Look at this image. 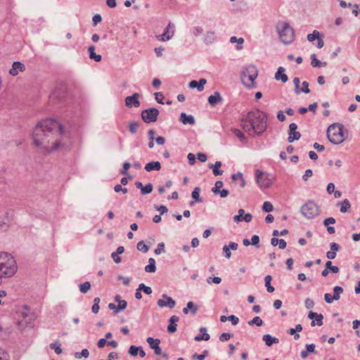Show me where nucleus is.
Instances as JSON below:
<instances>
[{
	"mask_svg": "<svg viewBox=\"0 0 360 360\" xmlns=\"http://www.w3.org/2000/svg\"><path fill=\"white\" fill-rule=\"evenodd\" d=\"M62 125L57 121L46 119L38 122L32 132V140L42 153H53L67 147L62 141Z\"/></svg>",
	"mask_w": 360,
	"mask_h": 360,
	"instance_id": "f257e3e1",
	"label": "nucleus"
},
{
	"mask_svg": "<svg viewBox=\"0 0 360 360\" xmlns=\"http://www.w3.org/2000/svg\"><path fill=\"white\" fill-rule=\"evenodd\" d=\"M243 129L250 136L262 135L267 127V115L259 110H251L241 118Z\"/></svg>",
	"mask_w": 360,
	"mask_h": 360,
	"instance_id": "f03ea898",
	"label": "nucleus"
},
{
	"mask_svg": "<svg viewBox=\"0 0 360 360\" xmlns=\"http://www.w3.org/2000/svg\"><path fill=\"white\" fill-rule=\"evenodd\" d=\"M17 271V265L14 258L6 252L0 253V284L2 278H10Z\"/></svg>",
	"mask_w": 360,
	"mask_h": 360,
	"instance_id": "7ed1b4c3",
	"label": "nucleus"
},
{
	"mask_svg": "<svg viewBox=\"0 0 360 360\" xmlns=\"http://www.w3.org/2000/svg\"><path fill=\"white\" fill-rule=\"evenodd\" d=\"M281 41L284 44H291L295 38L293 28L287 22H279L276 27Z\"/></svg>",
	"mask_w": 360,
	"mask_h": 360,
	"instance_id": "20e7f679",
	"label": "nucleus"
},
{
	"mask_svg": "<svg viewBox=\"0 0 360 360\" xmlns=\"http://www.w3.org/2000/svg\"><path fill=\"white\" fill-rule=\"evenodd\" d=\"M327 137L333 144L342 143L345 139L343 133V125L339 123L330 124L327 130Z\"/></svg>",
	"mask_w": 360,
	"mask_h": 360,
	"instance_id": "39448f33",
	"label": "nucleus"
},
{
	"mask_svg": "<svg viewBox=\"0 0 360 360\" xmlns=\"http://www.w3.org/2000/svg\"><path fill=\"white\" fill-rule=\"evenodd\" d=\"M257 76V68L255 65L252 64L247 65L240 74L243 84L248 88L254 86V82Z\"/></svg>",
	"mask_w": 360,
	"mask_h": 360,
	"instance_id": "423d86ee",
	"label": "nucleus"
},
{
	"mask_svg": "<svg viewBox=\"0 0 360 360\" xmlns=\"http://www.w3.org/2000/svg\"><path fill=\"white\" fill-rule=\"evenodd\" d=\"M300 211L307 219H313L319 214V207L312 201H308L302 205Z\"/></svg>",
	"mask_w": 360,
	"mask_h": 360,
	"instance_id": "0eeeda50",
	"label": "nucleus"
},
{
	"mask_svg": "<svg viewBox=\"0 0 360 360\" xmlns=\"http://www.w3.org/2000/svg\"><path fill=\"white\" fill-rule=\"evenodd\" d=\"M159 110L155 108H150L141 112V118L146 123L154 122L158 120Z\"/></svg>",
	"mask_w": 360,
	"mask_h": 360,
	"instance_id": "6e6552de",
	"label": "nucleus"
},
{
	"mask_svg": "<svg viewBox=\"0 0 360 360\" xmlns=\"http://www.w3.org/2000/svg\"><path fill=\"white\" fill-rule=\"evenodd\" d=\"M256 181L260 188H266L269 187L271 181L264 176V173L259 169L255 171Z\"/></svg>",
	"mask_w": 360,
	"mask_h": 360,
	"instance_id": "1a4fd4ad",
	"label": "nucleus"
},
{
	"mask_svg": "<svg viewBox=\"0 0 360 360\" xmlns=\"http://www.w3.org/2000/svg\"><path fill=\"white\" fill-rule=\"evenodd\" d=\"M162 299H160L157 302V304L159 307H168L169 309H173L176 305V302L173 300L172 297L168 296L167 294H163L162 295Z\"/></svg>",
	"mask_w": 360,
	"mask_h": 360,
	"instance_id": "9d476101",
	"label": "nucleus"
},
{
	"mask_svg": "<svg viewBox=\"0 0 360 360\" xmlns=\"http://www.w3.org/2000/svg\"><path fill=\"white\" fill-rule=\"evenodd\" d=\"M238 214L235 215L233 217V219L235 222L238 223L242 221H245V222H250L252 219V215L250 213L245 214V210L243 209H240L238 211Z\"/></svg>",
	"mask_w": 360,
	"mask_h": 360,
	"instance_id": "9b49d317",
	"label": "nucleus"
},
{
	"mask_svg": "<svg viewBox=\"0 0 360 360\" xmlns=\"http://www.w3.org/2000/svg\"><path fill=\"white\" fill-rule=\"evenodd\" d=\"M139 96H140V95L139 93H134L132 96L126 97L125 105L129 108H131L132 106H134L136 108L139 107V105H140V101H139Z\"/></svg>",
	"mask_w": 360,
	"mask_h": 360,
	"instance_id": "f8f14e48",
	"label": "nucleus"
},
{
	"mask_svg": "<svg viewBox=\"0 0 360 360\" xmlns=\"http://www.w3.org/2000/svg\"><path fill=\"white\" fill-rule=\"evenodd\" d=\"M146 341L150 345V347L154 350V352L156 355L161 354L162 349L159 345L160 343V339H154L151 337H149L147 338Z\"/></svg>",
	"mask_w": 360,
	"mask_h": 360,
	"instance_id": "ddd939ff",
	"label": "nucleus"
},
{
	"mask_svg": "<svg viewBox=\"0 0 360 360\" xmlns=\"http://www.w3.org/2000/svg\"><path fill=\"white\" fill-rule=\"evenodd\" d=\"M206 83L207 80L204 78L200 79L199 81L192 80L189 82L188 87L191 89H197L198 91H202Z\"/></svg>",
	"mask_w": 360,
	"mask_h": 360,
	"instance_id": "4468645a",
	"label": "nucleus"
},
{
	"mask_svg": "<svg viewBox=\"0 0 360 360\" xmlns=\"http://www.w3.org/2000/svg\"><path fill=\"white\" fill-rule=\"evenodd\" d=\"M25 70V65L20 62L16 61V62H13V63L12 65V68L9 70V73L13 76H15L18 74L19 72H23Z\"/></svg>",
	"mask_w": 360,
	"mask_h": 360,
	"instance_id": "2eb2a0df",
	"label": "nucleus"
},
{
	"mask_svg": "<svg viewBox=\"0 0 360 360\" xmlns=\"http://www.w3.org/2000/svg\"><path fill=\"white\" fill-rule=\"evenodd\" d=\"M22 315L24 319H25L27 316V313L22 312ZM34 319V316H32L30 318H29V320L23 319L18 323V326L20 328H32V321Z\"/></svg>",
	"mask_w": 360,
	"mask_h": 360,
	"instance_id": "dca6fc26",
	"label": "nucleus"
},
{
	"mask_svg": "<svg viewBox=\"0 0 360 360\" xmlns=\"http://www.w3.org/2000/svg\"><path fill=\"white\" fill-rule=\"evenodd\" d=\"M179 120L184 124H191L193 125L195 122V118L191 115H187L185 112H181L180 114Z\"/></svg>",
	"mask_w": 360,
	"mask_h": 360,
	"instance_id": "f3484780",
	"label": "nucleus"
},
{
	"mask_svg": "<svg viewBox=\"0 0 360 360\" xmlns=\"http://www.w3.org/2000/svg\"><path fill=\"white\" fill-rule=\"evenodd\" d=\"M222 101V97L218 91H215L212 95L208 97V102L212 106H215L218 103Z\"/></svg>",
	"mask_w": 360,
	"mask_h": 360,
	"instance_id": "a211bd4d",
	"label": "nucleus"
},
{
	"mask_svg": "<svg viewBox=\"0 0 360 360\" xmlns=\"http://www.w3.org/2000/svg\"><path fill=\"white\" fill-rule=\"evenodd\" d=\"M285 68L283 67H279L278 68L277 72L275 74V79L276 80H281L282 82L285 83L288 81V76L284 73Z\"/></svg>",
	"mask_w": 360,
	"mask_h": 360,
	"instance_id": "6ab92c4d",
	"label": "nucleus"
},
{
	"mask_svg": "<svg viewBox=\"0 0 360 360\" xmlns=\"http://www.w3.org/2000/svg\"><path fill=\"white\" fill-rule=\"evenodd\" d=\"M171 26L172 23L169 22L167 27L165 28L163 34L158 36L159 40L165 41L166 40H169L172 37V36L174 35V31H172L171 33H169V29L170 28Z\"/></svg>",
	"mask_w": 360,
	"mask_h": 360,
	"instance_id": "aec40b11",
	"label": "nucleus"
},
{
	"mask_svg": "<svg viewBox=\"0 0 360 360\" xmlns=\"http://www.w3.org/2000/svg\"><path fill=\"white\" fill-rule=\"evenodd\" d=\"M161 169V164L158 161H152L147 163L145 166V169L147 172H150L152 170L159 171Z\"/></svg>",
	"mask_w": 360,
	"mask_h": 360,
	"instance_id": "412c9836",
	"label": "nucleus"
},
{
	"mask_svg": "<svg viewBox=\"0 0 360 360\" xmlns=\"http://www.w3.org/2000/svg\"><path fill=\"white\" fill-rule=\"evenodd\" d=\"M263 341L265 342V344L268 347H271L273 344H276L279 342V340L276 338L272 337L269 334H265L262 337Z\"/></svg>",
	"mask_w": 360,
	"mask_h": 360,
	"instance_id": "4be33fe9",
	"label": "nucleus"
},
{
	"mask_svg": "<svg viewBox=\"0 0 360 360\" xmlns=\"http://www.w3.org/2000/svg\"><path fill=\"white\" fill-rule=\"evenodd\" d=\"M221 162L217 161L214 165L209 164L208 167L210 169H212V172L214 176H219L223 174V171L219 169L221 167Z\"/></svg>",
	"mask_w": 360,
	"mask_h": 360,
	"instance_id": "5701e85b",
	"label": "nucleus"
},
{
	"mask_svg": "<svg viewBox=\"0 0 360 360\" xmlns=\"http://www.w3.org/2000/svg\"><path fill=\"white\" fill-rule=\"evenodd\" d=\"M200 332L202 333V335H197L195 337V340L196 341H201V340H205V341H207L210 340V335L207 333V329L206 328H204V327H201L200 328Z\"/></svg>",
	"mask_w": 360,
	"mask_h": 360,
	"instance_id": "b1692460",
	"label": "nucleus"
},
{
	"mask_svg": "<svg viewBox=\"0 0 360 360\" xmlns=\"http://www.w3.org/2000/svg\"><path fill=\"white\" fill-rule=\"evenodd\" d=\"M88 52L89 53V58L96 62H100L101 60V56L95 53V46L91 45L88 48Z\"/></svg>",
	"mask_w": 360,
	"mask_h": 360,
	"instance_id": "393cba45",
	"label": "nucleus"
},
{
	"mask_svg": "<svg viewBox=\"0 0 360 360\" xmlns=\"http://www.w3.org/2000/svg\"><path fill=\"white\" fill-rule=\"evenodd\" d=\"M216 39L215 32L212 31L207 32L205 35L204 42L207 44L213 43Z\"/></svg>",
	"mask_w": 360,
	"mask_h": 360,
	"instance_id": "a878e982",
	"label": "nucleus"
},
{
	"mask_svg": "<svg viewBox=\"0 0 360 360\" xmlns=\"http://www.w3.org/2000/svg\"><path fill=\"white\" fill-rule=\"evenodd\" d=\"M148 264L145 266V271L148 273H154L156 271L155 260L153 258L148 259Z\"/></svg>",
	"mask_w": 360,
	"mask_h": 360,
	"instance_id": "bb28decb",
	"label": "nucleus"
},
{
	"mask_svg": "<svg viewBox=\"0 0 360 360\" xmlns=\"http://www.w3.org/2000/svg\"><path fill=\"white\" fill-rule=\"evenodd\" d=\"M301 134L299 131H289V136L288 137V141L292 143L294 141H297L300 139Z\"/></svg>",
	"mask_w": 360,
	"mask_h": 360,
	"instance_id": "cd10ccee",
	"label": "nucleus"
},
{
	"mask_svg": "<svg viewBox=\"0 0 360 360\" xmlns=\"http://www.w3.org/2000/svg\"><path fill=\"white\" fill-rule=\"evenodd\" d=\"M271 280L272 278L270 275H266L264 277L265 286L266 287V290L269 292H273L275 290L274 288L271 285Z\"/></svg>",
	"mask_w": 360,
	"mask_h": 360,
	"instance_id": "c85d7f7f",
	"label": "nucleus"
},
{
	"mask_svg": "<svg viewBox=\"0 0 360 360\" xmlns=\"http://www.w3.org/2000/svg\"><path fill=\"white\" fill-rule=\"evenodd\" d=\"M230 42L231 43H235V42H237L238 44L236 46V49L237 50H241L243 49V46L241 45L242 44H243L244 42V39L240 37V38H237L236 37H231L230 38Z\"/></svg>",
	"mask_w": 360,
	"mask_h": 360,
	"instance_id": "c756f323",
	"label": "nucleus"
},
{
	"mask_svg": "<svg viewBox=\"0 0 360 360\" xmlns=\"http://www.w3.org/2000/svg\"><path fill=\"white\" fill-rule=\"evenodd\" d=\"M343 292V289L340 286H335L333 288V298L335 299V300H338L340 298V294Z\"/></svg>",
	"mask_w": 360,
	"mask_h": 360,
	"instance_id": "7c9ffc66",
	"label": "nucleus"
},
{
	"mask_svg": "<svg viewBox=\"0 0 360 360\" xmlns=\"http://www.w3.org/2000/svg\"><path fill=\"white\" fill-rule=\"evenodd\" d=\"M351 207L350 202L347 199H345L342 203L340 207V212L342 213L347 212Z\"/></svg>",
	"mask_w": 360,
	"mask_h": 360,
	"instance_id": "2f4dec72",
	"label": "nucleus"
},
{
	"mask_svg": "<svg viewBox=\"0 0 360 360\" xmlns=\"http://www.w3.org/2000/svg\"><path fill=\"white\" fill-rule=\"evenodd\" d=\"M200 188L199 187H195L191 193L192 198L198 202H202V200L200 198Z\"/></svg>",
	"mask_w": 360,
	"mask_h": 360,
	"instance_id": "473e14b6",
	"label": "nucleus"
},
{
	"mask_svg": "<svg viewBox=\"0 0 360 360\" xmlns=\"http://www.w3.org/2000/svg\"><path fill=\"white\" fill-rule=\"evenodd\" d=\"M79 290L82 293H86L91 288V283L89 281H86L83 283H81L79 285Z\"/></svg>",
	"mask_w": 360,
	"mask_h": 360,
	"instance_id": "72a5a7b5",
	"label": "nucleus"
},
{
	"mask_svg": "<svg viewBox=\"0 0 360 360\" xmlns=\"http://www.w3.org/2000/svg\"><path fill=\"white\" fill-rule=\"evenodd\" d=\"M50 348L53 349L57 354H60L62 353L61 345L59 342L51 343Z\"/></svg>",
	"mask_w": 360,
	"mask_h": 360,
	"instance_id": "f704fd0d",
	"label": "nucleus"
},
{
	"mask_svg": "<svg viewBox=\"0 0 360 360\" xmlns=\"http://www.w3.org/2000/svg\"><path fill=\"white\" fill-rule=\"evenodd\" d=\"M139 122H131L129 123V131L134 134L136 133L138 128L139 127Z\"/></svg>",
	"mask_w": 360,
	"mask_h": 360,
	"instance_id": "c9c22d12",
	"label": "nucleus"
},
{
	"mask_svg": "<svg viewBox=\"0 0 360 360\" xmlns=\"http://www.w3.org/2000/svg\"><path fill=\"white\" fill-rule=\"evenodd\" d=\"M248 324L250 326L256 325L257 326H261L263 324V321L259 316H255L248 321Z\"/></svg>",
	"mask_w": 360,
	"mask_h": 360,
	"instance_id": "e433bc0d",
	"label": "nucleus"
},
{
	"mask_svg": "<svg viewBox=\"0 0 360 360\" xmlns=\"http://www.w3.org/2000/svg\"><path fill=\"white\" fill-rule=\"evenodd\" d=\"M186 306L187 309H188V310H191V312L193 315H195L198 311V307L194 304V303L191 301L188 302Z\"/></svg>",
	"mask_w": 360,
	"mask_h": 360,
	"instance_id": "4c0bfd02",
	"label": "nucleus"
},
{
	"mask_svg": "<svg viewBox=\"0 0 360 360\" xmlns=\"http://www.w3.org/2000/svg\"><path fill=\"white\" fill-rule=\"evenodd\" d=\"M137 249L143 252H147L149 250V247L144 243L143 240L139 241L136 245Z\"/></svg>",
	"mask_w": 360,
	"mask_h": 360,
	"instance_id": "58836bf2",
	"label": "nucleus"
},
{
	"mask_svg": "<svg viewBox=\"0 0 360 360\" xmlns=\"http://www.w3.org/2000/svg\"><path fill=\"white\" fill-rule=\"evenodd\" d=\"M153 185L150 183L147 184L145 186L142 188L141 190L142 195H146L150 193L153 191Z\"/></svg>",
	"mask_w": 360,
	"mask_h": 360,
	"instance_id": "ea45409f",
	"label": "nucleus"
},
{
	"mask_svg": "<svg viewBox=\"0 0 360 360\" xmlns=\"http://www.w3.org/2000/svg\"><path fill=\"white\" fill-rule=\"evenodd\" d=\"M89 355V350L87 349H83L81 352H76L75 356L77 359H81L82 357L87 358Z\"/></svg>",
	"mask_w": 360,
	"mask_h": 360,
	"instance_id": "a19ab883",
	"label": "nucleus"
},
{
	"mask_svg": "<svg viewBox=\"0 0 360 360\" xmlns=\"http://www.w3.org/2000/svg\"><path fill=\"white\" fill-rule=\"evenodd\" d=\"M155 134V131L153 130V129H150L148 131V136H149V143H148V147L150 148H153L154 147V143H153V141H154V135Z\"/></svg>",
	"mask_w": 360,
	"mask_h": 360,
	"instance_id": "79ce46f5",
	"label": "nucleus"
},
{
	"mask_svg": "<svg viewBox=\"0 0 360 360\" xmlns=\"http://www.w3.org/2000/svg\"><path fill=\"white\" fill-rule=\"evenodd\" d=\"M262 210L266 212H271L274 210V206L270 202L266 201L263 204Z\"/></svg>",
	"mask_w": 360,
	"mask_h": 360,
	"instance_id": "37998d69",
	"label": "nucleus"
},
{
	"mask_svg": "<svg viewBox=\"0 0 360 360\" xmlns=\"http://www.w3.org/2000/svg\"><path fill=\"white\" fill-rule=\"evenodd\" d=\"M127 305V302L125 300H122L118 302L117 310L115 311V314L119 313L120 311L124 310Z\"/></svg>",
	"mask_w": 360,
	"mask_h": 360,
	"instance_id": "c03bdc74",
	"label": "nucleus"
},
{
	"mask_svg": "<svg viewBox=\"0 0 360 360\" xmlns=\"http://www.w3.org/2000/svg\"><path fill=\"white\" fill-rule=\"evenodd\" d=\"M319 32L316 31V30H314L313 32V33L311 34H309L307 35V39L310 42H312L314 41L316 39H318L319 37Z\"/></svg>",
	"mask_w": 360,
	"mask_h": 360,
	"instance_id": "a18cd8bd",
	"label": "nucleus"
},
{
	"mask_svg": "<svg viewBox=\"0 0 360 360\" xmlns=\"http://www.w3.org/2000/svg\"><path fill=\"white\" fill-rule=\"evenodd\" d=\"M222 186L223 182L221 181H216L214 186L212 188V191L214 194H217V192H219V190Z\"/></svg>",
	"mask_w": 360,
	"mask_h": 360,
	"instance_id": "49530a36",
	"label": "nucleus"
},
{
	"mask_svg": "<svg viewBox=\"0 0 360 360\" xmlns=\"http://www.w3.org/2000/svg\"><path fill=\"white\" fill-rule=\"evenodd\" d=\"M139 349H140V347L131 345V346H130V347L129 349V353L131 356H135L138 354V352H139Z\"/></svg>",
	"mask_w": 360,
	"mask_h": 360,
	"instance_id": "de8ad7c7",
	"label": "nucleus"
},
{
	"mask_svg": "<svg viewBox=\"0 0 360 360\" xmlns=\"http://www.w3.org/2000/svg\"><path fill=\"white\" fill-rule=\"evenodd\" d=\"M311 65L313 67H319L321 66V61L319 60L316 57V55L315 54H311Z\"/></svg>",
	"mask_w": 360,
	"mask_h": 360,
	"instance_id": "09e8293b",
	"label": "nucleus"
},
{
	"mask_svg": "<svg viewBox=\"0 0 360 360\" xmlns=\"http://www.w3.org/2000/svg\"><path fill=\"white\" fill-rule=\"evenodd\" d=\"M293 83H294V85H295V92L296 94H300V89H299V86H300V80L298 77H295L293 79Z\"/></svg>",
	"mask_w": 360,
	"mask_h": 360,
	"instance_id": "8fccbe9b",
	"label": "nucleus"
},
{
	"mask_svg": "<svg viewBox=\"0 0 360 360\" xmlns=\"http://www.w3.org/2000/svg\"><path fill=\"white\" fill-rule=\"evenodd\" d=\"M130 167H131V164L128 162H125L123 164V168L120 171V174H124V175H128V169H129Z\"/></svg>",
	"mask_w": 360,
	"mask_h": 360,
	"instance_id": "3c124183",
	"label": "nucleus"
},
{
	"mask_svg": "<svg viewBox=\"0 0 360 360\" xmlns=\"http://www.w3.org/2000/svg\"><path fill=\"white\" fill-rule=\"evenodd\" d=\"M233 336V334L224 333L220 335L219 336V340L221 342L227 341L229 340L231 337Z\"/></svg>",
	"mask_w": 360,
	"mask_h": 360,
	"instance_id": "603ef678",
	"label": "nucleus"
},
{
	"mask_svg": "<svg viewBox=\"0 0 360 360\" xmlns=\"http://www.w3.org/2000/svg\"><path fill=\"white\" fill-rule=\"evenodd\" d=\"M163 252H165V245L163 243H158L157 248L155 250V253L156 255H160Z\"/></svg>",
	"mask_w": 360,
	"mask_h": 360,
	"instance_id": "864d4df0",
	"label": "nucleus"
},
{
	"mask_svg": "<svg viewBox=\"0 0 360 360\" xmlns=\"http://www.w3.org/2000/svg\"><path fill=\"white\" fill-rule=\"evenodd\" d=\"M302 88L301 89H300V93H302V92L305 93V94L309 93L310 90L309 88V83L307 82L304 81L302 82Z\"/></svg>",
	"mask_w": 360,
	"mask_h": 360,
	"instance_id": "5fc2aeb1",
	"label": "nucleus"
},
{
	"mask_svg": "<svg viewBox=\"0 0 360 360\" xmlns=\"http://www.w3.org/2000/svg\"><path fill=\"white\" fill-rule=\"evenodd\" d=\"M235 135L242 141H244L246 140V138L243 133L239 130V129H235L234 130Z\"/></svg>",
	"mask_w": 360,
	"mask_h": 360,
	"instance_id": "6e6d98bb",
	"label": "nucleus"
},
{
	"mask_svg": "<svg viewBox=\"0 0 360 360\" xmlns=\"http://www.w3.org/2000/svg\"><path fill=\"white\" fill-rule=\"evenodd\" d=\"M318 315L317 313L316 312H314V311H309V314H308V318L309 319H311L312 321L311 323V326H314L316 325V323H315V321H314L313 319H315L316 317V316Z\"/></svg>",
	"mask_w": 360,
	"mask_h": 360,
	"instance_id": "4d7b16f0",
	"label": "nucleus"
},
{
	"mask_svg": "<svg viewBox=\"0 0 360 360\" xmlns=\"http://www.w3.org/2000/svg\"><path fill=\"white\" fill-rule=\"evenodd\" d=\"M203 30L200 27H194L193 29H192V34L197 37L198 36L199 34H202Z\"/></svg>",
	"mask_w": 360,
	"mask_h": 360,
	"instance_id": "13d9d810",
	"label": "nucleus"
},
{
	"mask_svg": "<svg viewBox=\"0 0 360 360\" xmlns=\"http://www.w3.org/2000/svg\"><path fill=\"white\" fill-rule=\"evenodd\" d=\"M313 174V172L311 169H308L305 171L304 174L302 176V179L304 181H307L309 177H311Z\"/></svg>",
	"mask_w": 360,
	"mask_h": 360,
	"instance_id": "bf43d9fd",
	"label": "nucleus"
},
{
	"mask_svg": "<svg viewBox=\"0 0 360 360\" xmlns=\"http://www.w3.org/2000/svg\"><path fill=\"white\" fill-rule=\"evenodd\" d=\"M304 304H305L306 308L311 309V308L314 307V302L311 299L307 298L304 301Z\"/></svg>",
	"mask_w": 360,
	"mask_h": 360,
	"instance_id": "052dcab7",
	"label": "nucleus"
},
{
	"mask_svg": "<svg viewBox=\"0 0 360 360\" xmlns=\"http://www.w3.org/2000/svg\"><path fill=\"white\" fill-rule=\"evenodd\" d=\"M223 252L224 253V256L226 258L229 259L231 257V250L229 249V247H227V245H224L223 247Z\"/></svg>",
	"mask_w": 360,
	"mask_h": 360,
	"instance_id": "680f3d73",
	"label": "nucleus"
},
{
	"mask_svg": "<svg viewBox=\"0 0 360 360\" xmlns=\"http://www.w3.org/2000/svg\"><path fill=\"white\" fill-rule=\"evenodd\" d=\"M323 316L321 314H318V315L315 318V321H316V324L319 326H321L323 324Z\"/></svg>",
	"mask_w": 360,
	"mask_h": 360,
	"instance_id": "e2e57ef3",
	"label": "nucleus"
},
{
	"mask_svg": "<svg viewBox=\"0 0 360 360\" xmlns=\"http://www.w3.org/2000/svg\"><path fill=\"white\" fill-rule=\"evenodd\" d=\"M330 248L331 251L335 252V253L340 250V246L336 243H331L330 244Z\"/></svg>",
	"mask_w": 360,
	"mask_h": 360,
	"instance_id": "0e129e2a",
	"label": "nucleus"
},
{
	"mask_svg": "<svg viewBox=\"0 0 360 360\" xmlns=\"http://www.w3.org/2000/svg\"><path fill=\"white\" fill-rule=\"evenodd\" d=\"M188 163L191 165H193L195 162V156L194 154L190 153L188 154Z\"/></svg>",
	"mask_w": 360,
	"mask_h": 360,
	"instance_id": "69168bd1",
	"label": "nucleus"
},
{
	"mask_svg": "<svg viewBox=\"0 0 360 360\" xmlns=\"http://www.w3.org/2000/svg\"><path fill=\"white\" fill-rule=\"evenodd\" d=\"M229 321H231L232 324L236 326L239 322V319L235 315L229 316Z\"/></svg>",
	"mask_w": 360,
	"mask_h": 360,
	"instance_id": "338daca9",
	"label": "nucleus"
},
{
	"mask_svg": "<svg viewBox=\"0 0 360 360\" xmlns=\"http://www.w3.org/2000/svg\"><path fill=\"white\" fill-rule=\"evenodd\" d=\"M0 360H8V354L1 349H0Z\"/></svg>",
	"mask_w": 360,
	"mask_h": 360,
	"instance_id": "774afa93",
	"label": "nucleus"
}]
</instances>
